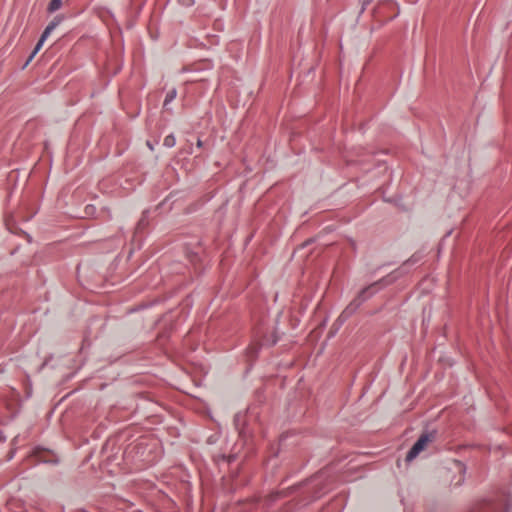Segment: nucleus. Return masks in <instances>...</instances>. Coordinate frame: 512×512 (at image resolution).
Returning a JSON list of instances; mask_svg holds the SVG:
<instances>
[{
  "label": "nucleus",
  "instance_id": "f8f14e48",
  "mask_svg": "<svg viewBox=\"0 0 512 512\" xmlns=\"http://www.w3.org/2000/svg\"><path fill=\"white\" fill-rule=\"evenodd\" d=\"M291 436H293V433H283L281 436H280V445L282 446H287V445H296L295 443L291 442V443H288L287 440L288 438H290Z\"/></svg>",
  "mask_w": 512,
  "mask_h": 512
},
{
  "label": "nucleus",
  "instance_id": "9d476101",
  "mask_svg": "<svg viewBox=\"0 0 512 512\" xmlns=\"http://www.w3.org/2000/svg\"><path fill=\"white\" fill-rule=\"evenodd\" d=\"M62 6V0H51L47 6V12L52 14L59 10Z\"/></svg>",
  "mask_w": 512,
  "mask_h": 512
},
{
  "label": "nucleus",
  "instance_id": "4be33fe9",
  "mask_svg": "<svg viewBox=\"0 0 512 512\" xmlns=\"http://www.w3.org/2000/svg\"><path fill=\"white\" fill-rule=\"evenodd\" d=\"M34 448L40 449L43 448L42 446H35Z\"/></svg>",
  "mask_w": 512,
  "mask_h": 512
},
{
  "label": "nucleus",
  "instance_id": "20e7f679",
  "mask_svg": "<svg viewBox=\"0 0 512 512\" xmlns=\"http://www.w3.org/2000/svg\"><path fill=\"white\" fill-rule=\"evenodd\" d=\"M65 19L64 15H56L53 20L46 26L43 33L41 34L36 46L34 47L33 51L29 55L27 61L23 65V68H25L35 57V55L40 51L42 48L44 42L49 37V35L52 33V31Z\"/></svg>",
  "mask_w": 512,
  "mask_h": 512
},
{
  "label": "nucleus",
  "instance_id": "6e6552de",
  "mask_svg": "<svg viewBox=\"0 0 512 512\" xmlns=\"http://www.w3.org/2000/svg\"><path fill=\"white\" fill-rule=\"evenodd\" d=\"M422 254L419 252L414 253L408 260H406L400 268H398V272L396 273L398 275V278L403 274V270L406 269V267L414 265L421 261Z\"/></svg>",
  "mask_w": 512,
  "mask_h": 512
},
{
  "label": "nucleus",
  "instance_id": "0eeeda50",
  "mask_svg": "<svg viewBox=\"0 0 512 512\" xmlns=\"http://www.w3.org/2000/svg\"><path fill=\"white\" fill-rule=\"evenodd\" d=\"M149 221H150V210L145 209L142 212L141 217L136 224V227H135V235L136 236L144 233L146 228L149 226Z\"/></svg>",
  "mask_w": 512,
  "mask_h": 512
},
{
  "label": "nucleus",
  "instance_id": "dca6fc26",
  "mask_svg": "<svg viewBox=\"0 0 512 512\" xmlns=\"http://www.w3.org/2000/svg\"><path fill=\"white\" fill-rule=\"evenodd\" d=\"M94 210H95V207L93 205H87L85 207V212L88 215H91L94 212Z\"/></svg>",
  "mask_w": 512,
  "mask_h": 512
},
{
  "label": "nucleus",
  "instance_id": "412c9836",
  "mask_svg": "<svg viewBox=\"0 0 512 512\" xmlns=\"http://www.w3.org/2000/svg\"><path fill=\"white\" fill-rule=\"evenodd\" d=\"M107 444H108V443L106 442V443L102 446V449H105V448H106V446H107Z\"/></svg>",
  "mask_w": 512,
  "mask_h": 512
},
{
  "label": "nucleus",
  "instance_id": "4468645a",
  "mask_svg": "<svg viewBox=\"0 0 512 512\" xmlns=\"http://www.w3.org/2000/svg\"><path fill=\"white\" fill-rule=\"evenodd\" d=\"M178 2L185 7L193 6L195 3V0H178Z\"/></svg>",
  "mask_w": 512,
  "mask_h": 512
},
{
  "label": "nucleus",
  "instance_id": "ddd939ff",
  "mask_svg": "<svg viewBox=\"0 0 512 512\" xmlns=\"http://www.w3.org/2000/svg\"><path fill=\"white\" fill-rule=\"evenodd\" d=\"M373 0H360V4H361V9H360V14H362L366 8L368 7V5L372 2Z\"/></svg>",
  "mask_w": 512,
  "mask_h": 512
},
{
  "label": "nucleus",
  "instance_id": "f03ea898",
  "mask_svg": "<svg viewBox=\"0 0 512 512\" xmlns=\"http://www.w3.org/2000/svg\"><path fill=\"white\" fill-rule=\"evenodd\" d=\"M279 339L280 336L275 329L272 332H269L264 326L256 327L253 332V340L247 347V355L249 359L255 360L262 347H272L279 341Z\"/></svg>",
  "mask_w": 512,
  "mask_h": 512
},
{
  "label": "nucleus",
  "instance_id": "423d86ee",
  "mask_svg": "<svg viewBox=\"0 0 512 512\" xmlns=\"http://www.w3.org/2000/svg\"><path fill=\"white\" fill-rule=\"evenodd\" d=\"M438 433L436 430H425L421 433L417 441L411 446L413 449L425 448L429 443L435 441Z\"/></svg>",
  "mask_w": 512,
  "mask_h": 512
},
{
  "label": "nucleus",
  "instance_id": "2eb2a0df",
  "mask_svg": "<svg viewBox=\"0 0 512 512\" xmlns=\"http://www.w3.org/2000/svg\"><path fill=\"white\" fill-rule=\"evenodd\" d=\"M217 438H218V436H217V435H211V436H209V437H208V439H207V443H208L209 445H213V444H215V443H216Z\"/></svg>",
  "mask_w": 512,
  "mask_h": 512
},
{
  "label": "nucleus",
  "instance_id": "1a4fd4ad",
  "mask_svg": "<svg viewBox=\"0 0 512 512\" xmlns=\"http://www.w3.org/2000/svg\"><path fill=\"white\" fill-rule=\"evenodd\" d=\"M177 97V90L176 88H173L169 90L165 96V100L163 103V108L165 110H169L168 105Z\"/></svg>",
  "mask_w": 512,
  "mask_h": 512
},
{
  "label": "nucleus",
  "instance_id": "f3484780",
  "mask_svg": "<svg viewBox=\"0 0 512 512\" xmlns=\"http://www.w3.org/2000/svg\"><path fill=\"white\" fill-rule=\"evenodd\" d=\"M202 146H203V142H202V140L198 139V140H197V147H198V148H201Z\"/></svg>",
  "mask_w": 512,
  "mask_h": 512
},
{
  "label": "nucleus",
  "instance_id": "6ab92c4d",
  "mask_svg": "<svg viewBox=\"0 0 512 512\" xmlns=\"http://www.w3.org/2000/svg\"><path fill=\"white\" fill-rule=\"evenodd\" d=\"M141 447H142V443H139L134 448H141Z\"/></svg>",
  "mask_w": 512,
  "mask_h": 512
},
{
  "label": "nucleus",
  "instance_id": "a211bd4d",
  "mask_svg": "<svg viewBox=\"0 0 512 512\" xmlns=\"http://www.w3.org/2000/svg\"><path fill=\"white\" fill-rule=\"evenodd\" d=\"M456 448L462 449V448H470V447L466 446V445H458Z\"/></svg>",
  "mask_w": 512,
  "mask_h": 512
},
{
  "label": "nucleus",
  "instance_id": "7ed1b4c3",
  "mask_svg": "<svg viewBox=\"0 0 512 512\" xmlns=\"http://www.w3.org/2000/svg\"><path fill=\"white\" fill-rule=\"evenodd\" d=\"M256 407H249L246 412L235 414L233 423L239 437L243 440L242 446L248 445V439L252 436V421H258Z\"/></svg>",
  "mask_w": 512,
  "mask_h": 512
},
{
  "label": "nucleus",
  "instance_id": "9b49d317",
  "mask_svg": "<svg viewBox=\"0 0 512 512\" xmlns=\"http://www.w3.org/2000/svg\"><path fill=\"white\" fill-rule=\"evenodd\" d=\"M176 144V138L174 136V134H169L167 135L164 140H163V145L167 148H172L174 147Z\"/></svg>",
  "mask_w": 512,
  "mask_h": 512
},
{
  "label": "nucleus",
  "instance_id": "39448f33",
  "mask_svg": "<svg viewBox=\"0 0 512 512\" xmlns=\"http://www.w3.org/2000/svg\"><path fill=\"white\" fill-rule=\"evenodd\" d=\"M203 248L200 242L193 248L186 247V257L188 261L193 265L196 273H200L203 267Z\"/></svg>",
  "mask_w": 512,
  "mask_h": 512
},
{
  "label": "nucleus",
  "instance_id": "aec40b11",
  "mask_svg": "<svg viewBox=\"0 0 512 512\" xmlns=\"http://www.w3.org/2000/svg\"><path fill=\"white\" fill-rule=\"evenodd\" d=\"M147 145H148V147H149L150 149H153L152 144H150L149 142H147Z\"/></svg>",
  "mask_w": 512,
  "mask_h": 512
},
{
  "label": "nucleus",
  "instance_id": "f257e3e1",
  "mask_svg": "<svg viewBox=\"0 0 512 512\" xmlns=\"http://www.w3.org/2000/svg\"><path fill=\"white\" fill-rule=\"evenodd\" d=\"M397 272L398 270H394L381 279L362 288L346 306V308L341 312L337 321H339L341 324L344 323L347 319L356 313V311L361 307L363 303L372 298L381 289L393 284L398 279V275L396 274Z\"/></svg>",
  "mask_w": 512,
  "mask_h": 512
}]
</instances>
